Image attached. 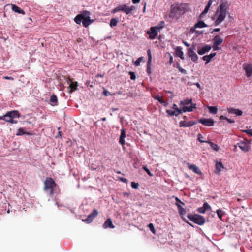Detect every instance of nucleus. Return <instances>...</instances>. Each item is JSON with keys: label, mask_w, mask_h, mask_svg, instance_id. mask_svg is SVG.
Returning a JSON list of instances; mask_svg holds the SVG:
<instances>
[{"label": "nucleus", "mask_w": 252, "mask_h": 252, "mask_svg": "<svg viewBox=\"0 0 252 252\" xmlns=\"http://www.w3.org/2000/svg\"><path fill=\"white\" fill-rule=\"evenodd\" d=\"M175 54L177 57H180L182 60L184 59V53L182 50V47L180 46L177 47L175 50Z\"/></svg>", "instance_id": "nucleus-22"}, {"label": "nucleus", "mask_w": 252, "mask_h": 252, "mask_svg": "<svg viewBox=\"0 0 252 252\" xmlns=\"http://www.w3.org/2000/svg\"><path fill=\"white\" fill-rule=\"evenodd\" d=\"M197 123L196 122L194 121H190L189 122H186L185 121H180L179 123V125L180 127H190Z\"/></svg>", "instance_id": "nucleus-16"}, {"label": "nucleus", "mask_w": 252, "mask_h": 252, "mask_svg": "<svg viewBox=\"0 0 252 252\" xmlns=\"http://www.w3.org/2000/svg\"><path fill=\"white\" fill-rule=\"evenodd\" d=\"M215 167H216V173L217 174H219L220 173V171H221V170L222 169L224 168V166L223 165V164H222L221 162H216V164H215Z\"/></svg>", "instance_id": "nucleus-28"}, {"label": "nucleus", "mask_w": 252, "mask_h": 252, "mask_svg": "<svg viewBox=\"0 0 252 252\" xmlns=\"http://www.w3.org/2000/svg\"><path fill=\"white\" fill-rule=\"evenodd\" d=\"M11 5L12 6V10L15 12L18 13L19 14H22L23 15L25 14V11L21 9L18 6L14 4H11Z\"/></svg>", "instance_id": "nucleus-23"}, {"label": "nucleus", "mask_w": 252, "mask_h": 252, "mask_svg": "<svg viewBox=\"0 0 252 252\" xmlns=\"http://www.w3.org/2000/svg\"><path fill=\"white\" fill-rule=\"evenodd\" d=\"M216 213L219 219H222V217L224 214V212L221 209H218L216 211Z\"/></svg>", "instance_id": "nucleus-37"}, {"label": "nucleus", "mask_w": 252, "mask_h": 252, "mask_svg": "<svg viewBox=\"0 0 252 252\" xmlns=\"http://www.w3.org/2000/svg\"><path fill=\"white\" fill-rule=\"evenodd\" d=\"M189 10L188 4L181 3L180 4L172 5L171 6L170 17L171 18L177 17L184 14Z\"/></svg>", "instance_id": "nucleus-3"}, {"label": "nucleus", "mask_w": 252, "mask_h": 252, "mask_svg": "<svg viewBox=\"0 0 252 252\" xmlns=\"http://www.w3.org/2000/svg\"><path fill=\"white\" fill-rule=\"evenodd\" d=\"M140 1V0H132V2L134 4H136L139 3Z\"/></svg>", "instance_id": "nucleus-61"}, {"label": "nucleus", "mask_w": 252, "mask_h": 252, "mask_svg": "<svg viewBox=\"0 0 252 252\" xmlns=\"http://www.w3.org/2000/svg\"><path fill=\"white\" fill-rule=\"evenodd\" d=\"M237 146L243 151L248 152L250 149V145L247 141H241L237 143Z\"/></svg>", "instance_id": "nucleus-12"}, {"label": "nucleus", "mask_w": 252, "mask_h": 252, "mask_svg": "<svg viewBox=\"0 0 252 252\" xmlns=\"http://www.w3.org/2000/svg\"><path fill=\"white\" fill-rule=\"evenodd\" d=\"M135 9V6L131 5L128 6L126 4L119 5L118 6L113 9L112 11V13H115L120 11H122L126 14L128 15L131 13L132 11Z\"/></svg>", "instance_id": "nucleus-5"}, {"label": "nucleus", "mask_w": 252, "mask_h": 252, "mask_svg": "<svg viewBox=\"0 0 252 252\" xmlns=\"http://www.w3.org/2000/svg\"><path fill=\"white\" fill-rule=\"evenodd\" d=\"M142 59H143L142 57L138 58L134 62V64L135 65V66H138L140 65V62H141Z\"/></svg>", "instance_id": "nucleus-42"}, {"label": "nucleus", "mask_w": 252, "mask_h": 252, "mask_svg": "<svg viewBox=\"0 0 252 252\" xmlns=\"http://www.w3.org/2000/svg\"><path fill=\"white\" fill-rule=\"evenodd\" d=\"M188 218L191 221L199 225H202L205 222V218L198 214H189L187 215Z\"/></svg>", "instance_id": "nucleus-6"}, {"label": "nucleus", "mask_w": 252, "mask_h": 252, "mask_svg": "<svg viewBox=\"0 0 252 252\" xmlns=\"http://www.w3.org/2000/svg\"><path fill=\"white\" fill-rule=\"evenodd\" d=\"M189 168L193 171L194 173L201 175L202 174L200 170L199 169L198 167L194 164H190L189 166Z\"/></svg>", "instance_id": "nucleus-27"}, {"label": "nucleus", "mask_w": 252, "mask_h": 252, "mask_svg": "<svg viewBox=\"0 0 252 252\" xmlns=\"http://www.w3.org/2000/svg\"><path fill=\"white\" fill-rule=\"evenodd\" d=\"M227 111L229 114H234L236 116H241L243 114V112L241 110L234 108H228Z\"/></svg>", "instance_id": "nucleus-13"}, {"label": "nucleus", "mask_w": 252, "mask_h": 252, "mask_svg": "<svg viewBox=\"0 0 252 252\" xmlns=\"http://www.w3.org/2000/svg\"><path fill=\"white\" fill-rule=\"evenodd\" d=\"M130 77L131 80H135L136 76L133 72H129Z\"/></svg>", "instance_id": "nucleus-49"}, {"label": "nucleus", "mask_w": 252, "mask_h": 252, "mask_svg": "<svg viewBox=\"0 0 252 252\" xmlns=\"http://www.w3.org/2000/svg\"><path fill=\"white\" fill-rule=\"evenodd\" d=\"M196 104H192V106H184L182 109L177 108L176 110V115L178 116L179 114H182L183 112H191L193 111V109H195L196 108Z\"/></svg>", "instance_id": "nucleus-8"}, {"label": "nucleus", "mask_w": 252, "mask_h": 252, "mask_svg": "<svg viewBox=\"0 0 252 252\" xmlns=\"http://www.w3.org/2000/svg\"><path fill=\"white\" fill-rule=\"evenodd\" d=\"M179 213L180 215H184L186 214V211L184 208H183L182 210H180V211H179Z\"/></svg>", "instance_id": "nucleus-51"}, {"label": "nucleus", "mask_w": 252, "mask_h": 252, "mask_svg": "<svg viewBox=\"0 0 252 252\" xmlns=\"http://www.w3.org/2000/svg\"><path fill=\"white\" fill-rule=\"evenodd\" d=\"M213 40V44H216V45H220L223 41V38H222L219 35H216Z\"/></svg>", "instance_id": "nucleus-21"}, {"label": "nucleus", "mask_w": 252, "mask_h": 252, "mask_svg": "<svg viewBox=\"0 0 252 252\" xmlns=\"http://www.w3.org/2000/svg\"><path fill=\"white\" fill-rule=\"evenodd\" d=\"M218 46L219 45H216V44H213V50H218L219 49V48L218 47Z\"/></svg>", "instance_id": "nucleus-56"}, {"label": "nucleus", "mask_w": 252, "mask_h": 252, "mask_svg": "<svg viewBox=\"0 0 252 252\" xmlns=\"http://www.w3.org/2000/svg\"><path fill=\"white\" fill-rule=\"evenodd\" d=\"M103 94L105 96H108L110 94V93L106 90H104Z\"/></svg>", "instance_id": "nucleus-53"}, {"label": "nucleus", "mask_w": 252, "mask_h": 252, "mask_svg": "<svg viewBox=\"0 0 252 252\" xmlns=\"http://www.w3.org/2000/svg\"><path fill=\"white\" fill-rule=\"evenodd\" d=\"M160 103L163 105L164 106H167L168 105V103L165 101L162 100Z\"/></svg>", "instance_id": "nucleus-58"}, {"label": "nucleus", "mask_w": 252, "mask_h": 252, "mask_svg": "<svg viewBox=\"0 0 252 252\" xmlns=\"http://www.w3.org/2000/svg\"><path fill=\"white\" fill-rule=\"evenodd\" d=\"M207 108L211 114H216L218 112V108L216 106H208Z\"/></svg>", "instance_id": "nucleus-32"}, {"label": "nucleus", "mask_w": 252, "mask_h": 252, "mask_svg": "<svg viewBox=\"0 0 252 252\" xmlns=\"http://www.w3.org/2000/svg\"><path fill=\"white\" fill-rule=\"evenodd\" d=\"M211 206L208 204L207 202L204 203L203 206L199 207L197 209V211L198 212L202 214H204L205 213L206 211L207 210H211Z\"/></svg>", "instance_id": "nucleus-15"}, {"label": "nucleus", "mask_w": 252, "mask_h": 252, "mask_svg": "<svg viewBox=\"0 0 252 252\" xmlns=\"http://www.w3.org/2000/svg\"><path fill=\"white\" fill-rule=\"evenodd\" d=\"M227 121L229 123H234L235 122V121L233 119L227 118L226 119Z\"/></svg>", "instance_id": "nucleus-60"}, {"label": "nucleus", "mask_w": 252, "mask_h": 252, "mask_svg": "<svg viewBox=\"0 0 252 252\" xmlns=\"http://www.w3.org/2000/svg\"><path fill=\"white\" fill-rule=\"evenodd\" d=\"M176 205L177 206L179 212L180 211V210H182L184 208L182 207L181 204H180L179 203H176Z\"/></svg>", "instance_id": "nucleus-54"}, {"label": "nucleus", "mask_w": 252, "mask_h": 252, "mask_svg": "<svg viewBox=\"0 0 252 252\" xmlns=\"http://www.w3.org/2000/svg\"><path fill=\"white\" fill-rule=\"evenodd\" d=\"M227 117L224 116H221L220 118V120H226L227 119Z\"/></svg>", "instance_id": "nucleus-64"}, {"label": "nucleus", "mask_w": 252, "mask_h": 252, "mask_svg": "<svg viewBox=\"0 0 252 252\" xmlns=\"http://www.w3.org/2000/svg\"><path fill=\"white\" fill-rule=\"evenodd\" d=\"M55 182L50 177H47L44 181V190L50 196L54 193V188L56 186Z\"/></svg>", "instance_id": "nucleus-4"}, {"label": "nucleus", "mask_w": 252, "mask_h": 252, "mask_svg": "<svg viewBox=\"0 0 252 252\" xmlns=\"http://www.w3.org/2000/svg\"><path fill=\"white\" fill-rule=\"evenodd\" d=\"M195 47L192 46L191 47L188 49V56L191 59V60L195 63L197 62L198 57L195 52Z\"/></svg>", "instance_id": "nucleus-7"}, {"label": "nucleus", "mask_w": 252, "mask_h": 252, "mask_svg": "<svg viewBox=\"0 0 252 252\" xmlns=\"http://www.w3.org/2000/svg\"><path fill=\"white\" fill-rule=\"evenodd\" d=\"M148 227L149 228L151 231L154 234L155 233V229L154 228V225L152 223H149L148 224Z\"/></svg>", "instance_id": "nucleus-45"}, {"label": "nucleus", "mask_w": 252, "mask_h": 252, "mask_svg": "<svg viewBox=\"0 0 252 252\" xmlns=\"http://www.w3.org/2000/svg\"><path fill=\"white\" fill-rule=\"evenodd\" d=\"M208 144H209L211 148L215 150V151H218L219 150V147L218 145L211 141H208L207 142Z\"/></svg>", "instance_id": "nucleus-34"}, {"label": "nucleus", "mask_w": 252, "mask_h": 252, "mask_svg": "<svg viewBox=\"0 0 252 252\" xmlns=\"http://www.w3.org/2000/svg\"><path fill=\"white\" fill-rule=\"evenodd\" d=\"M131 186L132 188L137 189L138 188L139 184L137 183L132 182L131 183Z\"/></svg>", "instance_id": "nucleus-47"}, {"label": "nucleus", "mask_w": 252, "mask_h": 252, "mask_svg": "<svg viewBox=\"0 0 252 252\" xmlns=\"http://www.w3.org/2000/svg\"><path fill=\"white\" fill-rule=\"evenodd\" d=\"M208 26L203 21L200 20L195 24V28H202L207 27Z\"/></svg>", "instance_id": "nucleus-31"}, {"label": "nucleus", "mask_w": 252, "mask_h": 252, "mask_svg": "<svg viewBox=\"0 0 252 252\" xmlns=\"http://www.w3.org/2000/svg\"><path fill=\"white\" fill-rule=\"evenodd\" d=\"M118 22V20L116 18H112L110 22V26L111 27L116 26Z\"/></svg>", "instance_id": "nucleus-35"}, {"label": "nucleus", "mask_w": 252, "mask_h": 252, "mask_svg": "<svg viewBox=\"0 0 252 252\" xmlns=\"http://www.w3.org/2000/svg\"><path fill=\"white\" fill-rule=\"evenodd\" d=\"M164 26L165 22L164 21H162L157 26H155V27L159 32H160L161 30L164 27Z\"/></svg>", "instance_id": "nucleus-33"}, {"label": "nucleus", "mask_w": 252, "mask_h": 252, "mask_svg": "<svg viewBox=\"0 0 252 252\" xmlns=\"http://www.w3.org/2000/svg\"><path fill=\"white\" fill-rule=\"evenodd\" d=\"M175 200L177 202V203H179L180 204H182L183 205H185L184 203H183V202H182L178 197H175Z\"/></svg>", "instance_id": "nucleus-52"}, {"label": "nucleus", "mask_w": 252, "mask_h": 252, "mask_svg": "<svg viewBox=\"0 0 252 252\" xmlns=\"http://www.w3.org/2000/svg\"><path fill=\"white\" fill-rule=\"evenodd\" d=\"M8 112L9 113H11L10 115L11 116V118L13 119V120H14L15 118H19L20 117V114L18 111L13 110Z\"/></svg>", "instance_id": "nucleus-30"}, {"label": "nucleus", "mask_w": 252, "mask_h": 252, "mask_svg": "<svg viewBox=\"0 0 252 252\" xmlns=\"http://www.w3.org/2000/svg\"><path fill=\"white\" fill-rule=\"evenodd\" d=\"M229 5L228 2H223L220 4L216 12V14L219 13V15L214 22L215 26H216L220 24L224 20L226 15L229 14Z\"/></svg>", "instance_id": "nucleus-1"}, {"label": "nucleus", "mask_w": 252, "mask_h": 252, "mask_svg": "<svg viewBox=\"0 0 252 252\" xmlns=\"http://www.w3.org/2000/svg\"><path fill=\"white\" fill-rule=\"evenodd\" d=\"M244 132H246L248 135L252 137V129H247L243 131Z\"/></svg>", "instance_id": "nucleus-50"}, {"label": "nucleus", "mask_w": 252, "mask_h": 252, "mask_svg": "<svg viewBox=\"0 0 252 252\" xmlns=\"http://www.w3.org/2000/svg\"><path fill=\"white\" fill-rule=\"evenodd\" d=\"M90 14L91 13L89 11H84L82 13L78 14L74 18V21L79 25H80L82 22L84 27H87L94 22L93 20L90 19Z\"/></svg>", "instance_id": "nucleus-2"}, {"label": "nucleus", "mask_w": 252, "mask_h": 252, "mask_svg": "<svg viewBox=\"0 0 252 252\" xmlns=\"http://www.w3.org/2000/svg\"><path fill=\"white\" fill-rule=\"evenodd\" d=\"M126 137V130L125 129L122 128L121 130V135L120 136L119 143L122 145H124L125 144V138Z\"/></svg>", "instance_id": "nucleus-18"}, {"label": "nucleus", "mask_w": 252, "mask_h": 252, "mask_svg": "<svg viewBox=\"0 0 252 252\" xmlns=\"http://www.w3.org/2000/svg\"><path fill=\"white\" fill-rule=\"evenodd\" d=\"M220 28H215V29H213L212 32H210L213 33L214 32H219V31H220Z\"/></svg>", "instance_id": "nucleus-63"}, {"label": "nucleus", "mask_w": 252, "mask_h": 252, "mask_svg": "<svg viewBox=\"0 0 252 252\" xmlns=\"http://www.w3.org/2000/svg\"><path fill=\"white\" fill-rule=\"evenodd\" d=\"M25 134H29L27 132H26L24 131V129L23 128H20L18 129V132L17 133H16V135H18V136H21V135H23Z\"/></svg>", "instance_id": "nucleus-38"}, {"label": "nucleus", "mask_w": 252, "mask_h": 252, "mask_svg": "<svg viewBox=\"0 0 252 252\" xmlns=\"http://www.w3.org/2000/svg\"><path fill=\"white\" fill-rule=\"evenodd\" d=\"M50 103L53 106H57L58 105V98L55 94H53L50 96Z\"/></svg>", "instance_id": "nucleus-25"}, {"label": "nucleus", "mask_w": 252, "mask_h": 252, "mask_svg": "<svg viewBox=\"0 0 252 252\" xmlns=\"http://www.w3.org/2000/svg\"><path fill=\"white\" fill-rule=\"evenodd\" d=\"M212 2H213L212 0H209L208 3L205 6L204 10L202 11V12L200 15V18L202 17V15L206 14L208 12L211 5L212 4Z\"/></svg>", "instance_id": "nucleus-24"}, {"label": "nucleus", "mask_w": 252, "mask_h": 252, "mask_svg": "<svg viewBox=\"0 0 252 252\" xmlns=\"http://www.w3.org/2000/svg\"><path fill=\"white\" fill-rule=\"evenodd\" d=\"M103 227L105 229H107L108 228H114V226L112 223V220L110 218H108L105 221L104 224H103Z\"/></svg>", "instance_id": "nucleus-19"}, {"label": "nucleus", "mask_w": 252, "mask_h": 252, "mask_svg": "<svg viewBox=\"0 0 252 252\" xmlns=\"http://www.w3.org/2000/svg\"><path fill=\"white\" fill-rule=\"evenodd\" d=\"M94 218L92 217L91 215H89L87 218L85 219L82 220L83 221L86 222L87 223H91L92 221Z\"/></svg>", "instance_id": "nucleus-36"}, {"label": "nucleus", "mask_w": 252, "mask_h": 252, "mask_svg": "<svg viewBox=\"0 0 252 252\" xmlns=\"http://www.w3.org/2000/svg\"><path fill=\"white\" fill-rule=\"evenodd\" d=\"M158 31L156 29L155 27H151L150 30L147 31V34L149 35V38L151 39H154L156 38L158 34Z\"/></svg>", "instance_id": "nucleus-9"}, {"label": "nucleus", "mask_w": 252, "mask_h": 252, "mask_svg": "<svg viewBox=\"0 0 252 252\" xmlns=\"http://www.w3.org/2000/svg\"><path fill=\"white\" fill-rule=\"evenodd\" d=\"M143 169L146 172L148 175L151 177L153 176V175L151 173L149 169L146 166H143Z\"/></svg>", "instance_id": "nucleus-43"}, {"label": "nucleus", "mask_w": 252, "mask_h": 252, "mask_svg": "<svg viewBox=\"0 0 252 252\" xmlns=\"http://www.w3.org/2000/svg\"><path fill=\"white\" fill-rule=\"evenodd\" d=\"M177 68H178V69L179 71L180 72H181V73H183V74H187V71H186L185 69H184L182 68L180 66V65H179V64H178V65H177Z\"/></svg>", "instance_id": "nucleus-44"}, {"label": "nucleus", "mask_w": 252, "mask_h": 252, "mask_svg": "<svg viewBox=\"0 0 252 252\" xmlns=\"http://www.w3.org/2000/svg\"><path fill=\"white\" fill-rule=\"evenodd\" d=\"M198 122L207 126H212L214 125V121L212 119H200Z\"/></svg>", "instance_id": "nucleus-11"}, {"label": "nucleus", "mask_w": 252, "mask_h": 252, "mask_svg": "<svg viewBox=\"0 0 252 252\" xmlns=\"http://www.w3.org/2000/svg\"><path fill=\"white\" fill-rule=\"evenodd\" d=\"M153 97L155 100H158L160 103V102H161L162 101V96H161L160 95H155V96H153Z\"/></svg>", "instance_id": "nucleus-46"}, {"label": "nucleus", "mask_w": 252, "mask_h": 252, "mask_svg": "<svg viewBox=\"0 0 252 252\" xmlns=\"http://www.w3.org/2000/svg\"><path fill=\"white\" fill-rule=\"evenodd\" d=\"M196 28H195V25L193 27H191L190 28V32H191L192 33L193 32H196L197 31L195 30Z\"/></svg>", "instance_id": "nucleus-57"}, {"label": "nucleus", "mask_w": 252, "mask_h": 252, "mask_svg": "<svg viewBox=\"0 0 252 252\" xmlns=\"http://www.w3.org/2000/svg\"><path fill=\"white\" fill-rule=\"evenodd\" d=\"M68 84L69 85V87L70 88V92H72V91H75L77 89L78 87V83L77 82H75V83L71 82L70 81H69L68 82Z\"/></svg>", "instance_id": "nucleus-26"}, {"label": "nucleus", "mask_w": 252, "mask_h": 252, "mask_svg": "<svg viewBox=\"0 0 252 252\" xmlns=\"http://www.w3.org/2000/svg\"><path fill=\"white\" fill-rule=\"evenodd\" d=\"M216 55V53H211L208 55L204 56L202 57V60L206 61L205 64H207L209 62H210L213 57H214Z\"/></svg>", "instance_id": "nucleus-17"}, {"label": "nucleus", "mask_w": 252, "mask_h": 252, "mask_svg": "<svg viewBox=\"0 0 252 252\" xmlns=\"http://www.w3.org/2000/svg\"><path fill=\"white\" fill-rule=\"evenodd\" d=\"M166 112L167 113L168 115L172 116H177L176 114V110L172 111L171 110H166Z\"/></svg>", "instance_id": "nucleus-39"}, {"label": "nucleus", "mask_w": 252, "mask_h": 252, "mask_svg": "<svg viewBox=\"0 0 252 252\" xmlns=\"http://www.w3.org/2000/svg\"><path fill=\"white\" fill-rule=\"evenodd\" d=\"M147 55H148V64H150V63L152 61V55H151V52L150 49H149L148 50H147Z\"/></svg>", "instance_id": "nucleus-40"}, {"label": "nucleus", "mask_w": 252, "mask_h": 252, "mask_svg": "<svg viewBox=\"0 0 252 252\" xmlns=\"http://www.w3.org/2000/svg\"><path fill=\"white\" fill-rule=\"evenodd\" d=\"M244 69L248 77H250L252 75V65L251 64L246 65L244 67Z\"/></svg>", "instance_id": "nucleus-20"}, {"label": "nucleus", "mask_w": 252, "mask_h": 252, "mask_svg": "<svg viewBox=\"0 0 252 252\" xmlns=\"http://www.w3.org/2000/svg\"><path fill=\"white\" fill-rule=\"evenodd\" d=\"M212 49V46L209 44H205L201 48H198L197 53L200 55H203L209 52Z\"/></svg>", "instance_id": "nucleus-10"}, {"label": "nucleus", "mask_w": 252, "mask_h": 252, "mask_svg": "<svg viewBox=\"0 0 252 252\" xmlns=\"http://www.w3.org/2000/svg\"><path fill=\"white\" fill-rule=\"evenodd\" d=\"M119 179H120V180L122 182H124V183H127V182H128V181H127V180L126 178H122V177H121V178H120Z\"/></svg>", "instance_id": "nucleus-59"}, {"label": "nucleus", "mask_w": 252, "mask_h": 252, "mask_svg": "<svg viewBox=\"0 0 252 252\" xmlns=\"http://www.w3.org/2000/svg\"><path fill=\"white\" fill-rule=\"evenodd\" d=\"M192 99H186L184 100H182L180 101V105H183L184 106H187L186 105H188L189 104H191V106H192V104H194L195 103H192Z\"/></svg>", "instance_id": "nucleus-29"}, {"label": "nucleus", "mask_w": 252, "mask_h": 252, "mask_svg": "<svg viewBox=\"0 0 252 252\" xmlns=\"http://www.w3.org/2000/svg\"><path fill=\"white\" fill-rule=\"evenodd\" d=\"M11 113L7 112L4 116L0 117V120H4V121L11 123L12 124L16 123L17 121L13 120L10 115Z\"/></svg>", "instance_id": "nucleus-14"}, {"label": "nucleus", "mask_w": 252, "mask_h": 252, "mask_svg": "<svg viewBox=\"0 0 252 252\" xmlns=\"http://www.w3.org/2000/svg\"><path fill=\"white\" fill-rule=\"evenodd\" d=\"M98 211L96 209H94L93 212L90 214L92 216V217L94 219L97 215H98Z\"/></svg>", "instance_id": "nucleus-48"}, {"label": "nucleus", "mask_w": 252, "mask_h": 252, "mask_svg": "<svg viewBox=\"0 0 252 252\" xmlns=\"http://www.w3.org/2000/svg\"><path fill=\"white\" fill-rule=\"evenodd\" d=\"M171 108L174 110H176L178 108V106L176 104H174Z\"/></svg>", "instance_id": "nucleus-62"}, {"label": "nucleus", "mask_w": 252, "mask_h": 252, "mask_svg": "<svg viewBox=\"0 0 252 252\" xmlns=\"http://www.w3.org/2000/svg\"><path fill=\"white\" fill-rule=\"evenodd\" d=\"M169 62L170 64H171L172 63H173V57L169 53Z\"/></svg>", "instance_id": "nucleus-55"}, {"label": "nucleus", "mask_w": 252, "mask_h": 252, "mask_svg": "<svg viewBox=\"0 0 252 252\" xmlns=\"http://www.w3.org/2000/svg\"><path fill=\"white\" fill-rule=\"evenodd\" d=\"M203 138V136L201 134H198L197 135V140L200 142V143H207L208 141L203 140L202 139Z\"/></svg>", "instance_id": "nucleus-41"}]
</instances>
